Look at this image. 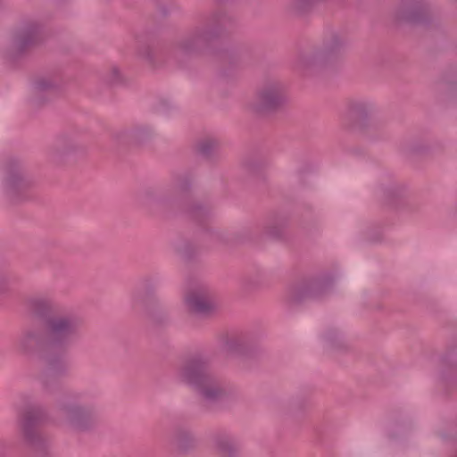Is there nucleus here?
Here are the masks:
<instances>
[{"label":"nucleus","instance_id":"nucleus-5","mask_svg":"<svg viewBox=\"0 0 457 457\" xmlns=\"http://www.w3.org/2000/svg\"><path fill=\"white\" fill-rule=\"evenodd\" d=\"M23 434L26 440L30 444H35L36 440L39 437L37 430L28 427H24Z\"/></svg>","mask_w":457,"mask_h":457},{"label":"nucleus","instance_id":"nucleus-7","mask_svg":"<svg viewBox=\"0 0 457 457\" xmlns=\"http://www.w3.org/2000/svg\"><path fill=\"white\" fill-rule=\"evenodd\" d=\"M112 71L113 76H114L113 80H115L120 76V70L118 68H113L112 70Z\"/></svg>","mask_w":457,"mask_h":457},{"label":"nucleus","instance_id":"nucleus-6","mask_svg":"<svg viewBox=\"0 0 457 457\" xmlns=\"http://www.w3.org/2000/svg\"><path fill=\"white\" fill-rule=\"evenodd\" d=\"M21 180L22 179L20 175H13L6 180V184L8 187H17Z\"/></svg>","mask_w":457,"mask_h":457},{"label":"nucleus","instance_id":"nucleus-8","mask_svg":"<svg viewBox=\"0 0 457 457\" xmlns=\"http://www.w3.org/2000/svg\"><path fill=\"white\" fill-rule=\"evenodd\" d=\"M32 337L31 335H27L25 336V337L22 339V344H25L27 341H29L30 338Z\"/></svg>","mask_w":457,"mask_h":457},{"label":"nucleus","instance_id":"nucleus-1","mask_svg":"<svg viewBox=\"0 0 457 457\" xmlns=\"http://www.w3.org/2000/svg\"><path fill=\"white\" fill-rule=\"evenodd\" d=\"M182 376L185 381L195 386L206 397H215L220 391L217 382L208 375L201 364L187 365Z\"/></svg>","mask_w":457,"mask_h":457},{"label":"nucleus","instance_id":"nucleus-3","mask_svg":"<svg viewBox=\"0 0 457 457\" xmlns=\"http://www.w3.org/2000/svg\"><path fill=\"white\" fill-rule=\"evenodd\" d=\"M284 100V94L280 87L270 86L258 94V104L263 109H271L279 105Z\"/></svg>","mask_w":457,"mask_h":457},{"label":"nucleus","instance_id":"nucleus-2","mask_svg":"<svg viewBox=\"0 0 457 457\" xmlns=\"http://www.w3.org/2000/svg\"><path fill=\"white\" fill-rule=\"evenodd\" d=\"M185 304L190 312H204L212 307V301L206 291L195 289L186 295Z\"/></svg>","mask_w":457,"mask_h":457},{"label":"nucleus","instance_id":"nucleus-4","mask_svg":"<svg viewBox=\"0 0 457 457\" xmlns=\"http://www.w3.org/2000/svg\"><path fill=\"white\" fill-rule=\"evenodd\" d=\"M75 328L74 320L67 316L54 318L50 324L51 332L55 336H66Z\"/></svg>","mask_w":457,"mask_h":457}]
</instances>
